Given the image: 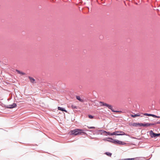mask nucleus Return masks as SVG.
Returning a JSON list of instances; mask_svg holds the SVG:
<instances>
[{
    "instance_id": "obj_1",
    "label": "nucleus",
    "mask_w": 160,
    "mask_h": 160,
    "mask_svg": "<svg viewBox=\"0 0 160 160\" xmlns=\"http://www.w3.org/2000/svg\"><path fill=\"white\" fill-rule=\"evenodd\" d=\"M69 133L71 135H73L75 136L78 135H83L86 134L83 132L82 130L78 129L71 130Z\"/></svg>"
},
{
    "instance_id": "obj_2",
    "label": "nucleus",
    "mask_w": 160,
    "mask_h": 160,
    "mask_svg": "<svg viewBox=\"0 0 160 160\" xmlns=\"http://www.w3.org/2000/svg\"><path fill=\"white\" fill-rule=\"evenodd\" d=\"M100 103H101V104L100 105L101 106H105L107 107H108L109 109H111L113 112H117V111H114L113 109L112 108V107L111 105L108 104L106 103H104L103 102H99Z\"/></svg>"
},
{
    "instance_id": "obj_3",
    "label": "nucleus",
    "mask_w": 160,
    "mask_h": 160,
    "mask_svg": "<svg viewBox=\"0 0 160 160\" xmlns=\"http://www.w3.org/2000/svg\"><path fill=\"white\" fill-rule=\"evenodd\" d=\"M112 135H126L125 133L122 131H117L112 132Z\"/></svg>"
},
{
    "instance_id": "obj_4",
    "label": "nucleus",
    "mask_w": 160,
    "mask_h": 160,
    "mask_svg": "<svg viewBox=\"0 0 160 160\" xmlns=\"http://www.w3.org/2000/svg\"><path fill=\"white\" fill-rule=\"evenodd\" d=\"M149 134L152 138L160 136V133H154L152 130H151L149 132Z\"/></svg>"
},
{
    "instance_id": "obj_5",
    "label": "nucleus",
    "mask_w": 160,
    "mask_h": 160,
    "mask_svg": "<svg viewBox=\"0 0 160 160\" xmlns=\"http://www.w3.org/2000/svg\"><path fill=\"white\" fill-rule=\"evenodd\" d=\"M17 107V105L15 103H13L11 105H9L6 106V107L7 108H15Z\"/></svg>"
},
{
    "instance_id": "obj_6",
    "label": "nucleus",
    "mask_w": 160,
    "mask_h": 160,
    "mask_svg": "<svg viewBox=\"0 0 160 160\" xmlns=\"http://www.w3.org/2000/svg\"><path fill=\"white\" fill-rule=\"evenodd\" d=\"M108 139H110L111 140H112V142L114 143V144H117L118 141V140H115L114 139H112L110 138H108Z\"/></svg>"
},
{
    "instance_id": "obj_7",
    "label": "nucleus",
    "mask_w": 160,
    "mask_h": 160,
    "mask_svg": "<svg viewBox=\"0 0 160 160\" xmlns=\"http://www.w3.org/2000/svg\"><path fill=\"white\" fill-rule=\"evenodd\" d=\"M29 78L30 79V82L32 83H34V82H35V80L32 77H29Z\"/></svg>"
},
{
    "instance_id": "obj_8",
    "label": "nucleus",
    "mask_w": 160,
    "mask_h": 160,
    "mask_svg": "<svg viewBox=\"0 0 160 160\" xmlns=\"http://www.w3.org/2000/svg\"><path fill=\"white\" fill-rule=\"evenodd\" d=\"M117 144H120V145H125L126 143L124 142H122V141H119L118 140Z\"/></svg>"
},
{
    "instance_id": "obj_9",
    "label": "nucleus",
    "mask_w": 160,
    "mask_h": 160,
    "mask_svg": "<svg viewBox=\"0 0 160 160\" xmlns=\"http://www.w3.org/2000/svg\"><path fill=\"white\" fill-rule=\"evenodd\" d=\"M58 110H60V111H64L66 112H67V111L66 110L64 109L63 108L60 107H58Z\"/></svg>"
},
{
    "instance_id": "obj_10",
    "label": "nucleus",
    "mask_w": 160,
    "mask_h": 160,
    "mask_svg": "<svg viewBox=\"0 0 160 160\" xmlns=\"http://www.w3.org/2000/svg\"><path fill=\"white\" fill-rule=\"evenodd\" d=\"M140 115L139 113H137L134 114H132L131 115V116L133 118H135L136 117H139L140 116Z\"/></svg>"
},
{
    "instance_id": "obj_11",
    "label": "nucleus",
    "mask_w": 160,
    "mask_h": 160,
    "mask_svg": "<svg viewBox=\"0 0 160 160\" xmlns=\"http://www.w3.org/2000/svg\"><path fill=\"white\" fill-rule=\"evenodd\" d=\"M17 72L19 74H21L22 75H24L25 74V73L23 72H21V71L18 70H16Z\"/></svg>"
},
{
    "instance_id": "obj_12",
    "label": "nucleus",
    "mask_w": 160,
    "mask_h": 160,
    "mask_svg": "<svg viewBox=\"0 0 160 160\" xmlns=\"http://www.w3.org/2000/svg\"><path fill=\"white\" fill-rule=\"evenodd\" d=\"M76 98L78 100H79L80 101H81L82 102H83V100L82 99H81V98L79 96H77L76 97Z\"/></svg>"
},
{
    "instance_id": "obj_13",
    "label": "nucleus",
    "mask_w": 160,
    "mask_h": 160,
    "mask_svg": "<svg viewBox=\"0 0 160 160\" xmlns=\"http://www.w3.org/2000/svg\"><path fill=\"white\" fill-rule=\"evenodd\" d=\"M135 158H128L122 159V160H134Z\"/></svg>"
},
{
    "instance_id": "obj_14",
    "label": "nucleus",
    "mask_w": 160,
    "mask_h": 160,
    "mask_svg": "<svg viewBox=\"0 0 160 160\" xmlns=\"http://www.w3.org/2000/svg\"><path fill=\"white\" fill-rule=\"evenodd\" d=\"M106 154L108 156H111V155H112V153H111L110 152H107L106 153Z\"/></svg>"
},
{
    "instance_id": "obj_15",
    "label": "nucleus",
    "mask_w": 160,
    "mask_h": 160,
    "mask_svg": "<svg viewBox=\"0 0 160 160\" xmlns=\"http://www.w3.org/2000/svg\"><path fill=\"white\" fill-rule=\"evenodd\" d=\"M105 132L106 133H108V134L109 135H112V133H111V132H107L106 131H105L104 132Z\"/></svg>"
},
{
    "instance_id": "obj_16",
    "label": "nucleus",
    "mask_w": 160,
    "mask_h": 160,
    "mask_svg": "<svg viewBox=\"0 0 160 160\" xmlns=\"http://www.w3.org/2000/svg\"><path fill=\"white\" fill-rule=\"evenodd\" d=\"M72 108H73V109H77V107L75 106V105H72Z\"/></svg>"
},
{
    "instance_id": "obj_17",
    "label": "nucleus",
    "mask_w": 160,
    "mask_h": 160,
    "mask_svg": "<svg viewBox=\"0 0 160 160\" xmlns=\"http://www.w3.org/2000/svg\"><path fill=\"white\" fill-rule=\"evenodd\" d=\"M88 118L90 119H93V116H92L91 115H88Z\"/></svg>"
},
{
    "instance_id": "obj_18",
    "label": "nucleus",
    "mask_w": 160,
    "mask_h": 160,
    "mask_svg": "<svg viewBox=\"0 0 160 160\" xmlns=\"http://www.w3.org/2000/svg\"><path fill=\"white\" fill-rule=\"evenodd\" d=\"M88 128L89 129H95V128L94 127H88Z\"/></svg>"
},
{
    "instance_id": "obj_19",
    "label": "nucleus",
    "mask_w": 160,
    "mask_h": 160,
    "mask_svg": "<svg viewBox=\"0 0 160 160\" xmlns=\"http://www.w3.org/2000/svg\"><path fill=\"white\" fill-rule=\"evenodd\" d=\"M150 126H152V125H156L155 122L154 123H149Z\"/></svg>"
},
{
    "instance_id": "obj_20",
    "label": "nucleus",
    "mask_w": 160,
    "mask_h": 160,
    "mask_svg": "<svg viewBox=\"0 0 160 160\" xmlns=\"http://www.w3.org/2000/svg\"><path fill=\"white\" fill-rule=\"evenodd\" d=\"M137 125H139L140 126H142V125H143V123H138L137 124Z\"/></svg>"
},
{
    "instance_id": "obj_21",
    "label": "nucleus",
    "mask_w": 160,
    "mask_h": 160,
    "mask_svg": "<svg viewBox=\"0 0 160 160\" xmlns=\"http://www.w3.org/2000/svg\"><path fill=\"white\" fill-rule=\"evenodd\" d=\"M145 124H146V127H148V126H150L149 123H145Z\"/></svg>"
},
{
    "instance_id": "obj_22",
    "label": "nucleus",
    "mask_w": 160,
    "mask_h": 160,
    "mask_svg": "<svg viewBox=\"0 0 160 160\" xmlns=\"http://www.w3.org/2000/svg\"><path fill=\"white\" fill-rule=\"evenodd\" d=\"M152 117H153L154 118H156L157 117V116H156V115H154V114H152Z\"/></svg>"
},
{
    "instance_id": "obj_23",
    "label": "nucleus",
    "mask_w": 160,
    "mask_h": 160,
    "mask_svg": "<svg viewBox=\"0 0 160 160\" xmlns=\"http://www.w3.org/2000/svg\"><path fill=\"white\" fill-rule=\"evenodd\" d=\"M107 141H108L109 142H112V140H111L110 139H108V138H107Z\"/></svg>"
},
{
    "instance_id": "obj_24",
    "label": "nucleus",
    "mask_w": 160,
    "mask_h": 160,
    "mask_svg": "<svg viewBox=\"0 0 160 160\" xmlns=\"http://www.w3.org/2000/svg\"><path fill=\"white\" fill-rule=\"evenodd\" d=\"M155 123H156V125L157 124H160V122H155Z\"/></svg>"
},
{
    "instance_id": "obj_25",
    "label": "nucleus",
    "mask_w": 160,
    "mask_h": 160,
    "mask_svg": "<svg viewBox=\"0 0 160 160\" xmlns=\"http://www.w3.org/2000/svg\"><path fill=\"white\" fill-rule=\"evenodd\" d=\"M152 114H148V116H152Z\"/></svg>"
},
{
    "instance_id": "obj_26",
    "label": "nucleus",
    "mask_w": 160,
    "mask_h": 160,
    "mask_svg": "<svg viewBox=\"0 0 160 160\" xmlns=\"http://www.w3.org/2000/svg\"><path fill=\"white\" fill-rule=\"evenodd\" d=\"M148 113H145L144 114V115H145V116H148Z\"/></svg>"
},
{
    "instance_id": "obj_27",
    "label": "nucleus",
    "mask_w": 160,
    "mask_h": 160,
    "mask_svg": "<svg viewBox=\"0 0 160 160\" xmlns=\"http://www.w3.org/2000/svg\"><path fill=\"white\" fill-rule=\"evenodd\" d=\"M142 126H144V127H145V126H146V124H145H145H143V125H142Z\"/></svg>"
},
{
    "instance_id": "obj_28",
    "label": "nucleus",
    "mask_w": 160,
    "mask_h": 160,
    "mask_svg": "<svg viewBox=\"0 0 160 160\" xmlns=\"http://www.w3.org/2000/svg\"><path fill=\"white\" fill-rule=\"evenodd\" d=\"M160 118V117L157 116V118Z\"/></svg>"
}]
</instances>
